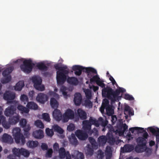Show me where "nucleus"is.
I'll list each match as a JSON object with an SVG mask.
<instances>
[{
    "label": "nucleus",
    "instance_id": "nucleus-1",
    "mask_svg": "<svg viewBox=\"0 0 159 159\" xmlns=\"http://www.w3.org/2000/svg\"><path fill=\"white\" fill-rule=\"evenodd\" d=\"M102 95L103 97L107 98L111 100L112 102H115L118 99L120 93L125 92L126 90L123 88L119 87L118 89L114 91L111 88L107 86L105 88L102 89Z\"/></svg>",
    "mask_w": 159,
    "mask_h": 159
},
{
    "label": "nucleus",
    "instance_id": "nucleus-2",
    "mask_svg": "<svg viewBox=\"0 0 159 159\" xmlns=\"http://www.w3.org/2000/svg\"><path fill=\"white\" fill-rule=\"evenodd\" d=\"M72 69L75 71V74L77 76H80L82 74V71L85 72L89 76L91 73L97 74V72L96 69L91 67H85L79 65H74L73 66Z\"/></svg>",
    "mask_w": 159,
    "mask_h": 159
},
{
    "label": "nucleus",
    "instance_id": "nucleus-3",
    "mask_svg": "<svg viewBox=\"0 0 159 159\" xmlns=\"http://www.w3.org/2000/svg\"><path fill=\"white\" fill-rule=\"evenodd\" d=\"M13 135L15 142L16 143H19L20 141L21 144L24 145L25 143V138L23 135L21 133V129L19 128L16 127L13 130Z\"/></svg>",
    "mask_w": 159,
    "mask_h": 159
},
{
    "label": "nucleus",
    "instance_id": "nucleus-4",
    "mask_svg": "<svg viewBox=\"0 0 159 159\" xmlns=\"http://www.w3.org/2000/svg\"><path fill=\"white\" fill-rule=\"evenodd\" d=\"M34 64L30 59L25 60L20 66L21 70L26 73H29L32 71Z\"/></svg>",
    "mask_w": 159,
    "mask_h": 159
},
{
    "label": "nucleus",
    "instance_id": "nucleus-5",
    "mask_svg": "<svg viewBox=\"0 0 159 159\" xmlns=\"http://www.w3.org/2000/svg\"><path fill=\"white\" fill-rule=\"evenodd\" d=\"M13 70L12 66H10L6 68L2 72V75L4 78L1 80V83L5 84L9 82L11 80V76L10 74Z\"/></svg>",
    "mask_w": 159,
    "mask_h": 159
},
{
    "label": "nucleus",
    "instance_id": "nucleus-6",
    "mask_svg": "<svg viewBox=\"0 0 159 159\" xmlns=\"http://www.w3.org/2000/svg\"><path fill=\"white\" fill-rule=\"evenodd\" d=\"M42 81V79L39 76H36L32 78V81L34 83V87L37 90L41 91L45 90L44 86L41 85Z\"/></svg>",
    "mask_w": 159,
    "mask_h": 159
},
{
    "label": "nucleus",
    "instance_id": "nucleus-7",
    "mask_svg": "<svg viewBox=\"0 0 159 159\" xmlns=\"http://www.w3.org/2000/svg\"><path fill=\"white\" fill-rule=\"evenodd\" d=\"M69 73V71L67 70V72L63 71L57 72V84L59 85H62L66 82L67 80L66 75Z\"/></svg>",
    "mask_w": 159,
    "mask_h": 159
},
{
    "label": "nucleus",
    "instance_id": "nucleus-8",
    "mask_svg": "<svg viewBox=\"0 0 159 159\" xmlns=\"http://www.w3.org/2000/svg\"><path fill=\"white\" fill-rule=\"evenodd\" d=\"M90 120L92 123L93 125H94L96 127H99L100 125L102 127H105L108 123L107 120H104L102 117H100L97 120L96 119L90 117Z\"/></svg>",
    "mask_w": 159,
    "mask_h": 159
},
{
    "label": "nucleus",
    "instance_id": "nucleus-9",
    "mask_svg": "<svg viewBox=\"0 0 159 159\" xmlns=\"http://www.w3.org/2000/svg\"><path fill=\"white\" fill-rule=\"evenodd\" d=\"M142 137H138L136 140L137 144L147 147V138L148 136V133L145 132L143 135H142Z\"/></svg>",
    "mask_w": 159,
    "mask_h": 159
},
{
    "label": "nucleus",
    "instance_id": "nucleus-10",
    "mask_svg": "<svg viewBox=\"0 0 159 159\" xmlns=\"http://www.w3.org/2000/svg\"><path fill=\"white\" fill-rule=\"evenodd\" d=\"M150 132L156 137L157 143L156 148L157 149L158 146V144H159V128L154 126L150 127Z\"/></svg>",
    "mask_w": 159,
    "mask_h": 159
},
{
    "label": "nucleus",
    "instance_id": "nucleus-11",
    "mask_svg": "<svg viewBox=\"0 0 159 159\" xmlns=\"http://www.w3.org/2000/svg\"><path fill=\"white\" fill-rule=\"evenodd\" d=\"M74 117V111L70 109H68L63 116V120L64 122H67L69 119H73Z\"/></svg>",
    "mask_w": 159,
    "mask_h": 159
},
{
    "label": "nucleus",
    "instance_id": "nucleus-12",
    "mask_svg": "<svg viewBox=\"0 0 159 159\" xmlns=\"http://www.w3.org/2000/svg\"><path fill=\"white\" fill-rule=\"evenodd\" d=\"M16 106L11 105L6 108L4 111V114L7 117H11L16 113Z\"/></svg>",
    "mask_w": 159,
    "mask_h": 159
},
{
    "label": "nucleus",
    "instance_id": "nucleus-13",
    "mask_svg": "<svg viewBox=\"0 0 159 159\" xmlns=\"http://www.w3.org/2000/svg\"><path fill=\"white\" fill-rule=\"evenodd\" d=\"M88 134L86 131L81 130H78L75 132L77 137L81 140H85L88 137Z\"/></svg>",
    "mask_w": 159,
    "mask_h": 159
},
{
    "label": "nucleus",
    "instance_id": "nucleus-14",
    "mask_svg": "<svg viewBox=\"0 0 159 159\" xmlns=\"http://www.w3.org/2000/svg\"><path fill=\"white\" fill-rule=\"evenodd\" d=\"M48 96L43 93H39L36 98V100L38 102L42 103H44L48 100Z\"/></svg>",
    "mask_w": 159,
    "mask_h": 159
},
{
    "label": "nucleus",
    "instance_id": "nucleus-15",
    "mask_svg": "<svg viewBox=\"0 0 159 159\" xmlns=\"http://www.w3.org/2000/svg\"><path fill=\"white\" fill-rule=\"evenodd\" d=\"M15 97V94L9 91L5 92L3 95L4 99L7 101L8 102H11L9 101L12 100L14 99Z\"/></svg>",
    "mask_w": 159,
    "mask_h": 159
},
{
    "label": "nucleus",
    "instance_id": "nucleus-16",
    "mask_svg": "<svg viewBox=\"0 0 159 159\" xmlns=\"http://www.w3.org/2000/svg\"><path fill=\"white\" fill-rule=\"evenodd\" d=\"M83 128L84 130L88 133L89 131H90L91 130V126L93 125L92 123L90 120V119L89 121L88 120H85L83 121Z\"/></svg>",
    "mask_w": 159,
    "mask_h": 159
},
{
    "label": "nucleus",
    "instance_id": "nucleus-17",
    "mask_svg": "<svg viewBox=\"0 0 159 159\" xmlns=\"http://www.w3.org/2000/svg\"><path fill=\"white\" fill-rule=\"evenodd\" d=\"M74 101L75 104L76 106H79L81 103L82 97V96L79 93H76L74 94Z\"/></svg>",
    "mask_w": 159,
    "mask_h": 159
},
{
    "label": "nucleus",
    "instance_id": "nucleus-18",
    "mask_svg": "<svg viewBox=\"0 0 159 159\" xmlns=\"http://www.w3.org/2000/svg\"><path fill=\"white\" fill-rule=\"evenodd\" d=\"M53 118L57 121H59L62 119V115L60 110L57 109H55L52 113Z\"/></svg>",
    "mask_w": 159,
    "mask_h": 159
},
{
    "label": "nucleus",
    "instance_id": "nucleus-19",
    "mask_svg": "<svg viewBox=\"0 0 159 159\" xmlns=\"http://www.w3.org/2000/svg\"><path fill=\"white\" fill-rule=\"evenodd\" d=\"M2 141L4 143L11 144L13 142V139L12 137L7 134L4 133L2 135Z\"/></svg>",
    "mask_w": 159,
    "mask_h": 159
},
{
    "label": "nucleus",
    "instance_id": "nucleus-20",
    "mask_svg": "<svg viewBox=\"0 0 159 159\" xmlns=\"http://www.w3.org/2000/svg\"><path fill=\"white\" fill-rule=\"evenodd\" d=\"M1 120L2 124L4 128L7 129L10 127L12 124L9 120L8 121L6 120V118L4 116H1Z\"/></svg>",
    "mask_w": 159,
    "mask_h": 159
},
{
    "label": "nucleus",
    "instance_id": "nucleus-21",
    "mask_svg": "<svg viewBox=\"0 0 159 159\" xmlns=\"http://www.w3.org/2000/svg\"><path fill=\"white\" fill-rule=\"evenodd\" d=\"M122 152H130L134 149L133 145L131 144H126L123 148H121Z\"/></svg>",
    "mask_w": 159,
    "mask_h": 159
},
{
    "label": "nucleus",
    "instance_id": "nucleus-22",
    "mask_svg": "<svg viewBox=\"0 0 159 159\" xmlns=\"http://www.w3.org/2000/svg\"><path fill=\"white\" fill-rule=\"evenodd\" d=\"M32 135L35 138L40 139L44 137L43 132L41 129L36 130L33 132Z\"/></svg>",
    "mask_w": 159,
    "mask_h": 159
},
{
    "label": "nucleus",
    "instance_id": "nucleus-23",
    "mask_svg": "<svg viewBox=\"0 0 159 159\" xmlns=\"http://www.w3.org/2000/svg\"><path fill=\"white\" fill-rule=\"evenodd\" d=\"M72 157L75 159H84V156L83 153L78 151L74 150L71 153Z\"/></svg>",
    "mask_w": 159,
    "mask_h": 159
},
{
    "label": "nucleus",
    "instance_id": "nucleus-24",
    "mask_svg": "<svg viewBox=\"0 0 159 159\" xmlns=\"http://www.w3.org/2000/svg\"><path fill=\"white\" fill-rule=\"evenodd\" d=\"M128 126L125 123L118 127L116 131L120 134H122L128 129Z\"/></svg>",
    "mask_w": 159,
    "mask_h": 159
},
{
    "label": "nucleus",
    "instance_id": "nucleus-25",
    "mask_svg": "<svg viewBox=\"0 0 159 159\" xmlns=\"http://www.w3.org/2000/svg\"><path fill=\"white\" fill-rule=\"evenodd\" d=\"M147 149H149V148L144 147L138 144H137V145L134 148L135 151L138 153H141L145 151Z\"/></svg>",
    "mask_w": 159,
    "mask_h": 159
},
{
    "label": "nucleus",
    "instance_id": "nucleus-26",
    "mask_svg": "<svg viewBox=\"0 0 159 159\" xmlns=\"http://www.w3.org/2000/svg\"><path fill=\"white\" fill-rule=\"evenodd\" d=\"M78 116L81 119L85 120L87 118V114L86 112L81 109L79 108L77 110Z\"/></svg>",
    "mask_w": 159,
    "mask_h": 159
},
{
    "label": "nucleus",
    "instance_id": "nucleus-27",
    "mask_svg": "<svg viewBox=\"0 0 159 159\" xmlns=\"http://www.w3.org/2000/svg\"><path fill=\"white\" fill-rule=\"evenodd\" d=\"M20 120V116L18 114L13 116L9 118V120L12 125H15L18 123Z\"/></svg>",
    "mask_w": 159,
    "mask_h": 159
},
{
    "label": "nucleus",
    "instance_id": "nucleus-28",
    "mask_svg": "<svg viewBox=\"0 0 159 159\" xmlns=\"http://www.w3.org/2000/svg\"><path fill=\"white\" fill-rule=\"evenodd\" d=\"M107 139L109 143L111 145H114L115 142V140L112 134L108 133L107 134Z\"/></svg>",
    "mask_w": 159,
    "mask_h": 159
},
{
    "label": "nucleus",
    "instance_id": "nucleus-29",
    "mask_svg": "<svg viewBox=\"0 0 159 159\" xmlns=\"http://www.w3.org/2000/svg\"><path fill=\"white\" fill-rule=\"evenodd\" d=\"M28 109L36 110L38 109V105L33 102H28L26 105Z\"/></svg>",
    "mask_w": 159,
    "mask_h": 159
},
{
    "label": "nucleus",
    "instance_id": "nucleus-30",
    "mask_svg": "<svg viewBox=\"0 0 159 159\" xmlns=\"http://www.w3.org/2000/svg\"><path fill=\"white\" fill-rule=\"evenodd\" d=\"M67 81L68 83L74 85H77L78 83L77 79L75 77H68Z\"/></svg>",
    "mask_w": 159,
    "mask_h": 159
},
{
    "label": "nucleus",
    "instance_id": "nucleus-31",
    "mask_svg": "<svg viewBox=\"0 0 159 159\" xmlns=\"http://www.w3.org/2000/svg\"><path fill=\"white\" fill-rule=\"evenodd\" d=\"M36 67L39 70L41 71H45L48 70V67L43 62L38 63L36 65Z\"/></svg>",
    "mask_w": 159,
    "mask_h": 159
},
{
    "label": "nucleus",
    "instance_id": "nucleus-32",
    "mask_svg": "<svg viewBox=\"0 0 159 159\" xmlns=\"http://www.w3.org/2000/svg\"><path fill=\"white\" fill-rule=\"evenodd\" d=\"M59 158L60 159L64 158L66 155V152L63 147L61 148L59 150Z\"/></svg>",
    "mask_w": 159,
    "mask_h": 159
},
{
    "label": "nucleus",
    "instance_id": "nucleus-33",
    "mask_svg": "<svg viewBox=\"0 0 159 159\" xmlns=\"http://www.w3.org/2000/svg\"><path fill=\"white\" fill-rule=\"evenodd\" d=\"M24 86V82L22 81H20L16 84L14 88L15 90L16 91H20Z\"/></svg>",
    "mask_w": 159,
    "mask_h": 159
},
{
    "label": "nucleus",
    "instance_id": "nucleus-34",
    "mask_svg": "<svg viewBox=\"0 0 159 159\" xmlns=\"http://www.w3.org/2000/svg\"><path fill=\"white\" fill-rule=\"evenodd\" d=\"M17 108L22 113H28L30 111V110L27 107H26L20 105H18Z\"/></svg>",
    "mask_w": 159,
    "mask_h": 159
},
{
    "label": "nucleus",
    "instance_id": "nucleus-35",
    "mask_svg": "<svg viewBox=\"0 0 159 159\" xmlns=\"http://www.w3.org/2000/svg\"><path fill=\"white\" fill-rule=\"evenodd\" d=\"M50 103L51 107L53 108H57L58 107V103L54 98H51L50 99Z\"/></svg>",
    "mask_w": 159,
    "mask_h": 159
},
{
    "label": "nucleus",
    "instance_id": "nucleus-36",
    "mask_svg": "<svg viewBox=\"0 0 159 159\" xmlns=\"http://www.w3.org/2000/svg\"><path fill=\"white\" fill-rule=\"evenodd\" d=\"M39 143L37 141H29L27 143V145L29 148H34L37 147Z\"/></svg>",
    "mask_w": 159,
    "mask_h": 159
},
{
    "label": "nucleus",
    "instance_id": "nucleus-37",
    "mask_svg": "<svg viewBox=\"0 0 159 159\" xmlns=\"http://www.w3.org/2000/svg\"><path fill=\"white\" fill-rule=\"evenodd\" d=\"M52 129L55 131L60 134H63L64 132L63 129L57 125H54L52 126Z\"/></svg>",
    "mask_w": 159,
    "mask_h": 159
},
{
    "label": "nucleus",
    "instance_id": "nucleus-38",
    "mask_svg": "<svg viewBox=\"0 0 159 159\" xmlns=\"http://www.w3.org/2000/svg\"><path fill=\"white\" fill-rule=\"evenodd\" d=\"M70 141L73 145L76 146L78 144V141L75 135L74 134H72L71 138L70 139Z\"/></svg>",
    "mask_w": 159,
    "mask_h": 159
},
{
    "label": "nucleus",
    "instance_id": "nucleus-39",
    "mask_svg": "<svg viewBox=\"0 0 159 159\" xmlns=\"http://www.w3.org/2000/svg\"><path fill=\"white\" fill-rule=\"evenodd\" d=\"M107 140V138L103 135L100 136L98 139V141L100 144H105L106 143Z\"/></svg>",
    "mask_w": 159,
    "mask_h": 159
},
{
    "label": "nucleus",
    "instance_id": "nucleus-40",
    "mask_svg": "<svg viewBox=\"0 0 159 159\" xmlns=\"http://www.w3.org/2000/svg\"><path fill=\"white\" fill-rule=\"evenodd\" d=\"M88 134L90 136L93 135V137H97L98 135V132L97 129L94 128L93 130L91 129L90 131H89Z\"/></svg>",
    "mask_w": 159,
    "mask_h": 159
},
{
    "label": "nucleus",
    "instance_id": "nucleus-41",
    "mask_svg": "<svg viewBox=\"0 0 159 159\" xmlns=\"http://www.w3.org/2000/svg\"><path fill=\"white\" fill-rule=\"evenodd\" d=\"M54 67L56 70H59V71H64L65 72H67V70H65L67 68V67L66 66L61 67L59 66L58 64H57L55 65Z\"/></svg>",
    "mask_w": 159,
    "mask_h": 159
},
{
    "label": "nucleus",
    "instance_id": "nucleus-42",
    "mask_svg": "<svg viewBox=\"0 0 159 159\" xmlns=\"http://www.w3.org/2000/svg\"><path fill=\"white\" fill-rule=\"evenodd\" d=\"M34 125L37 127L43 129L44 127V125L42 121L39 120H37L34 122Z\"/></svg>",
    "mask_w": 159,
    "mask_h": 159
},
{
    "label": "nucleus",
    "instance_id": "nucleus-43",
    "mask_svg": "<svg viewBox=\"0 0 159 159\" xmlns=\"http://www.w3.org/2000/svg\"><path fill=\"white\" fill-rule=\"evenodd\" d=\"M30 154L29 151L23 148H21L20 155H21L25 157H28Z\"/></svg>",
    "mask_w": 159,
    "mask_h": 159
},
{
    "label": "nucleus",
    "instance_id": "nucleus-44",
    "mask_svg": "<svg viewBox=\"0 0 159 159\" xmlns=\"http://www.w3.org/2000/svg\"><path fill=\"white\" fill-rule=\"evenodd\" d=\"M12 152L15 155L19 157L20 155L21 149H17L15 148L13 149Z\"/></svg>",
    "mask_w": 159,
    "mask_h": 159
},
{
    "label": "nucleus",
    "instance_id": "nucleus-45",
    "mask_svg": "<svg viewBox=\"0 0 159 159\" xmlns=\"http://www.w3.org/2000/svg\"><path fill=\"white\" fill-rule=\"evenodd\" d=\"M42 118L45 121L49 122L51 119L48 114L47 113H43L42 115Z\"/></svg>",
    "mask_w": 159,
    "mask_h": 159
},
{
    "label": "nucleus",
    "instance_id": "nucleus-46",
    "mask_svg": "<svg viewBox=\"0 0 159 159\" xmlns=\"http://www.w3.org/2000/svg\"><path fill=\"white\" fill-rule=\"evenodd\" d=\"M100 79V78L97 75L94 76L92 78H91L90 81L91 83L95 82L97 83Z\"/></svg>",
    "mask_w": 159,
    "mask_h": 159
},
{
    "label": "nucleus",
    "instance_id": "nucleus-47",
    "mask_svg": "<svg viewBox=\"0 0 159 159\" xmlns=\"http://www.w3.org/2000/svg\"><path fill=\"white\" fill-rule=\"evenodd\" d=\"M45 131L47 135L48 136L50 137H52L54 134V132L52 129L47 128L46 129Z\"/></svg>",
    "mask_w": 159,
    "mask_h": 159
},
{
    "label": "nucleus",
    "instance_id": "nucleus-48",
    "mask_svg": "<svg viewBox=\"0 0 159 159\" xmlns=\"http://www.w3.org/2000/svg\"><path fill=\"white\" fill-rule=\"evenodd\" d=\"M20 99L21 101L24 102V104H25L26 102H28L29 100L27 96L24 94L21 95Z\"/></svg>",
    "mask_w": 159,
    "mask_h": 159
},
{
    "label": "nucleus",
    "instance_id": "nucleus-49",
    "mask_svg": "<svg viewBox=\"0 0 159 159\" xmlns=\"http://www.w3.org/2000/svg\"><path fill=\"white\" fill-rule=\"evenodd\" d=\"M86 98L88 99H91L92 98L91 93L89 89H87L85 91Z\"/></svg>",
    "mask_w": 159,
    "mask_h": 159
},
{
    "label": "nucleus",
    "instance_id": "nucleus-50",
    "mask_svg": "<svg viewBox=\"0 0 159 159\" xmlns=\"http://www.w3.org/2000/svg\"><path fill=\"white\" fill-rule=\"evenodd\" d=\"M93 153V149L91 147H88L86 149V153L87 154L92 156Z\"/></svg>",
    "mask_w": 159,
    "mask_h": 159
},
{
    "label": "nucleus",
    "instance_id": "nucleus-51",
    "mask_svg": "<svg viewBox=\"0 0 159 159\" xmlns=\"http://www.w3.org/2000/svg\"><path fill=\"white\" fill-rule=\"evenodd\" d=\"M53 150L52 148L48 149L46 154V156L47 157L50 158L52 156V154L53 153Z\"/></svg>",
    "mask_w": 159,
    "mask_h": 159
},
{
    "label": "nucleus",
    "instance_id": "nucleus-52",
    "mask_svg": "<svg viewBox=\"0 0 159 159\" xmlns=\"http://www.w3.org/2000/svg\"><path fill=\"white\" fill-rule=\"evenodd\" d=\"M90 100V99L85 100L84 102V104L86 107L88 106L91 107H92L93 104Z\"/></svg>",
    "mask_w": 159,
    "mask_h": 159
},
{
    "label": "nucleus",
    "instance_id": "nucleus-53",
    "mask_svg": "<svg viewBox=\"0 0 159 159\" xmlns=\"http://www.w3.org/2000/svg\"><path fill=\"white\" fill-rule=\"evenodd\" d=\"M27 121L25 119H22L20 121V125L21 127L23 128L26 125Z\"/></svg>",
    "mask_w": 159,
    "mask_h": 159
},
{
    "label": "nucleus",
    "instance_id": "nucleus-54",
    "mask_svg": "<svg viewBox=\"0 0 159 159\" xmlns=\"http://www.w3.org/2000/svg\"><path fill=\"white\" fill-rule=\"evenodd\" d=\"M89 142L93 146H96L97 145V143L95 139L92 137H89Z\"/></svg>",
    "mask_w": 159,
    "mask_h": 159
},
{
    "label": "nucleus",
    "instance_id": "nucleus-55",
    "mask_svg": "<svg viewBox=\"0 0 159 159\" xmlns=\"http://www.w3.org/2000/svg\"><path fill=\"white\" fill-rule=\"evenodd\" d=\"M75 126L73 124H70L67 127V129L69 131H73L75 129Z\"/></svg>",
    "mask_w": 159,
    "mask_h": 159
},
{
    "label": "nucleus",
    "instance_id": "nucleus-56",
    "mask_svg": "<svg viewBox=\"0 0 159 159\" xmlns=\"http://www.w3.org/2000/svg\"><path fill=\"white\" fill-rule=\"evenodd\" d=\"M106 111L107 114L108 115H111L112 113V108L109 106H108L106 108Z\"/></svg>",
    "mask_w": 159,
    "mask_h": 159
},
{
    "label": "nucleus",
    "instance_id": "nucleus-57",
    "mask_svg": "<svg viewBox=\"0 0 159 159\" xmlns=\"http://www.w3.org/2000/svg\"><path fill=\"white\" fill-rule=\"evenodd\" d=\"M124 98L125 99L130 101H132L134 99V98L132 95L128 94H125Z\"/></svg>",
    "mask_w": 159,
    "mask_h": 159
},
{
    "label": "nucleus",
    "instance_id": "nucleus-58",
    "mask_svg": "<svg viewBox=\"0 0 159 159\" xmlns=\"http://www.w3.org/2000/svg\"><path fill=\"white\" fill-rule=\"evenodd\" d=\"M137 132L138 134L139 133H143V134L145 132H147L146 130L144 129L143 128L138 127V129H137Z\"/></svg>",
    "mask_w": 159,
    "mask_h": 159
},
{
    "label": "nucleus",
    "instance_id": "nucleus-59",
    "mask_svg": "<svg viewBox=\"0 0 159 159\" xmlns=\"http://www.w3.org/2000/svg\"><path fill=\"white\" fill-rule=\"evenodd\" d=\"M104 81L100 79L96 84L102 88H105V84L103 83Z\"/></svg>",
    "mask_w": 159,
    "mask_h": 159
},
{
    "label": "nucleus",
    "instance_id": "nucleus-60",
    "mask_svg": "<svg viewBox=\"0 0 159 159\" xmlns=\"http://www.w3.org/2000/svg\"><path fill=\"white\" fill-rule=\"evenodd\" d=\"M24 131L25 133L28 132L30 129L31 127L30 125L29 124L27 125H25L24 127H23Z\"/></svg>",
    "mask_w": 159,
    "mask_h": 159
},
{
    "label": "nucleus",
    "instance_id": "nucleus-61",
    "mask_svg": "<svg viewBox=\"0 0 159 159\" xmlns=\"http://www.w3.org/2000/svg\"><path fill=\"white\" fill-rule=\"evenodd\" d=\"M49 94L56 98H59V95L57 94L52 91H50L49 92Z\"/></svg>",
    "mask_w": 159,
    "mask_h": 159
},
{
    "label": "nucleus",
    "instance_id": "nucleus-62",
    "mask_svg": "<svg viewBox=\"0 0 159 159\" xmlns=\"http://www.w3.org/2000/svg\"><path fill=\"white\" fill-rule=\"evenodd\" d=\"M41 148L43 150H46L48 149V146L46 144L43 143L41 145Z\"/></svg>",
    "mask_w": 159,
    "mask_h": 159
},
{
    "label": "nucleus",
    "instance_id": "nucleus-63",
    "mask_svg": "<svg viewBox=\"0 0 159 159\" xmlns=\"http://www.w3.org/2000/svg\"><path fill=\"white\" fill-rule=\"evenodd\" d=\"M53 148L54 151H57L59 148L58 144L57 143H55L53 145Z\"/></svg>",
    "mask_w": 159,
    "mask_h": 159
},
{
    "label": "nucleus",
    "instance_id": "nucleus-64",
    "mask_svg": "<svg viewBox=\"0 0 159 159\" xmlns=\"http://www.w3.org/2000/svg\"><path fill=\"white\" fill-rule=\"evenodd\" d=\"M109 102L108 100L106 99H104L102 103V105L107 107L108 105Z\"/></svg>",
    "mask_w": 159,
    "mask_h": 159
}]
</instances>
